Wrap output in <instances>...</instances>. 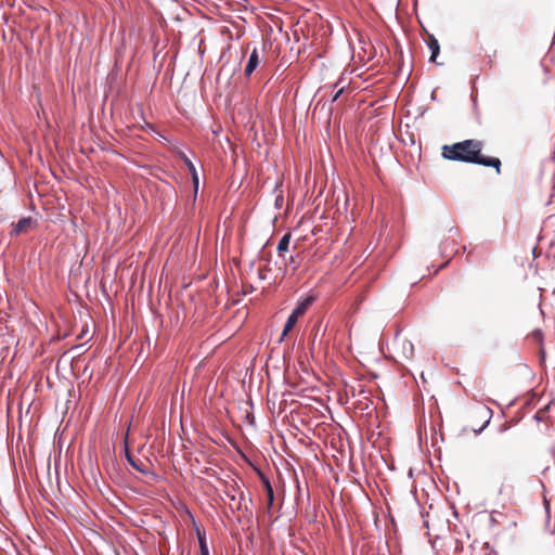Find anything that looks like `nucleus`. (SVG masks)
<instances>
[{
	"mask_svg": "<svg viewBox=\"0 0 555 555\" xmlns=\"http://www.w3.org/2000/svg\"><path fill=\"white\" fill-rule=\"evenodd\" d=\"M85 346H86V344H79V345L74 346L72 348V350L77 351L78 356H80L81 353L85 352Z\"/></svg>",
	"mask_w": 555,
	"mask_h": 555,
	"instance_id": "15",
	"label": "nucleus"
},
{
	"mask_svg": "<svg viewBox=\"0 0 555 555\" xmlns=\"http://www.w3.org/2000/svg\"><path fill=\"white\" fill-rule=\"evenodd\" d=\"M289 242H291V233H285L280 238L278 248H276L279 256H283V254L288 250Z\"/></svg>",
	"mask_w": 555,
	"mask_h": 555,
	"instance_id": "11",
	"label": "nucleus"
},
{
	"mask_svg": "<svg viewBox=\"0 0 555 555\" xmlns=\"http://www.w3.org/2000/svg\"><path fill=\"white\" fill-rule=\"evenodd\" d=\"M283 203H284V197L282 194H279L276 197H275V201H274V205H275V208L276 209H281L282 206H283Z\"/></svg>",
	"mask_w": 555,
	"mask_h": 555,
	"instance_id": "14",
	"label": "nucleus"
},
{
	"mask_svg": "<svg viewBox=\"0 0 555 555\" xmlns=\"http://www.w3.org/2000/svg\"><path fill=\"white\" fill-rule=\"evenodd\" d=\"M87 333V330H82L81 333L77 336V339H81Z\"/></svg>",
	"mask_w": 555,
	"mask_h": 555,
	"instance_id": "21",
	"label": "nucleus"
},
{
	"mask_svg": "<svg viewBox=\"0 0 555 555\" xmlns=\"http://www.w3.org/2000/svg\"><path fill=\"white\" fill-rule=\"evenodd\" d=\"M35 222L36 221L31 217L21 218L17 222L12 223V231L10 235L18 236L22 233H27L33 228Z\"/></svg>",
	"mask_w": 555,
	"mask_h": 555,
	"instance_id": "4",
	"label": "nucleus"
},
{
	"mask_svg": "<svg viewBox=\"0 0 555 555\" xmlns=\"http://www.w3.org/2000/svg\"><path fill=\"white\" fill-rule=\"evenodd\" d=\"M401 351L404 359H411L414 354V345L410 340L404 339L401 341Z\"/></svg>",
	"mask_w": 555,
	"mask_h": 555,
	"instance_id": "12",
	"label": "nucleus"
},
{
	"mask_svg": "<svg viewBox=\"0 0 555 555\" xmlns=\"http://www.w3.org/2000/svg\"><path fill=\"white\" fill-rule=\"evenodd\" d=\"M179 156H180L181 160L184 163V165L186 166L189 172L191 173L194 190H195V192H197L199 180H198V173H197V170H196L194 164L183 152H180Z\"/></svg>",
	"mask_w": 555,
	"mask_h": 555,
	"instance_id": "5",
	"label": "nucleus"
},
{
	"mask_svg": "<svg viewBox=\"0 0 555 555\" xmlns=\"http://www.w3.org/2000/svg\"><path fill=\"white\" fill-rule=\"evenodd\" d=\"M196 534H197L201 555H209V548H208V544L206 541L205 532H203L199 528H196Z\"/></svg>",
	"mask_w": 555,
	"mask_h": 555,
	"instance_id": "10",
	"label": "nucleus"
},
{
	"mask_svg": "<svg viewBox=\"0 0 555 555\" xmlns=\"http://www.w3.org/2000/svg\"><path fill=\"white\" fill-rule=\"evenodd\" d=\"M483 144L479 140L467 139L442 147V157L449 160L492 167L500 173L501 160L498 157L481 155Z\"/></svg>",
	"mask_w": 555,
	"mask_h": 555,
	"instance_id": "1",
	"label": "nucleus"
},
{
	"mask_svg": "<svg viewBox=\"0 0 555 555\" xmlns=\"http://www.w3.org/2000/svg\"><path fill=\"white\" fill-rule=\"evenodd\" d=\"M227 496L230 499L231 502H236V496L234 494H230L229 492H227Z\"/></svg>",
	"mask_w": 555,
	"mask_h": 555,
	"instance_id": "19",
	"label": "nucleus"
},
{
	"mask_svg": "<svg viewBox=\"0 0 555 555\" xmlns=\"http://www.w3.org/2000/svg\"><path fill=\"white\" fill-rule=\"evenodd\" d=\"M127 437H128V435H126V438ZM124 448H125V457H126L127 462L131 465L132 468H134L135 470H138L139 473H141L143 475H153L154 476V474L149 469V466L144 461L137 459L131 454L129 447H128L127 439L125 440Z\"/></svg>",
	"mask_w": 555,
	"mask_h": 555,
	"instance_id": "3",
	"label": "nucleus"
},
{
	"mask_svg": "<svg viewBox=\"0 0 555 555\" xmlns=\"http://www.w3.org/2000/svg\"><path fill=\"white\" fill-rule=\"evenodd\" d=\"M260 63L258 49L255 47L248 57V62L245 67V76L249 77Z\"/></svg>",
	"mask_w": 555,
	"mask_h": 555,
	"instance_id": "6",
	"label": "nucleus"
},
{
	"mask_svg": "<svg viewBox=\"0 0 555 555\" xmlns=\"http://www.w3.org/2000/svg\"><path fill=\"white\" fill-rule=\"evenodd\" d=\"M260 479H261V482L263 485V488L266 490V495H267V508L268 509H271L272 505H273V502H274V491H273V487L269 480V478L267 476H264L263 474H260Z\"/></svg>",
	"mask_w": 555,
	"mask_h": 555,
	"instance_id": "7",
	"label": "nucleus"
},
{
	"mask_svg": "<svg viewBox=\"0 0 555 555\" xmlns=\"http://www.w3.org/2000/svg\"><path fill=\"white\" fill-rule=\"evenodd\" d=\"M459 234H460V230L457 228H455V227L450 228V230H449V238L442 241L441 244H440V250H441L442 255L446 256V253H447V249H448V246H449V240H451L452 243H454L455 237H457Z\"/></svg>",
	"mask_w": 555,
	"mask_h": 555,
	"instance_id": "9",
	"label": "nucleus"
},
{
	"mask_svg": "<svg viewBox=\"0 0 555 555\" xmlns=\"http://www.w3.org/2000/svg\"><path fill=\"white\" fill-rule=\"evenodd\" d=\"M343 93V89L338 90L335 95L333 96L332 101L335 102L339 96L340 94Z\"/></svg>",
	"mask_w": 555,
	"mask_h": 555,
	"instance_id": "18",
	"label": "nucleus"
},
{
	"mask_svg": "<svg viewBox=\"0 0 555 555\" xmlns=\"http://www.w3.org/2000/svg\"><path fill=\"white\" fill-rule=\"evenodd\" d=\"M263 270L264 269H259V271H258V276H259L260 280L264 279Z\"/></svg>",
	"mask_w": 555,
	"mask_h": 555,
	"instance_id": "20",
	"label": "nucleus"
},
{
	"mask_svg": "<svg viewBox=\"0 0 555 555\" xmlns=\"http://www.w3.org/2000/svg\"><path fill=\"white\" fill-rule=\"evenodd\" d=\"M427 47L431 52L429 61L430 62L436 61V59L440 52V46H439V41L437 40V38L435 36L430 35L428 37Z\"/></svg>",
	"mask_w": 555,
	"mask_h": 555,
	"instance_id": "8",
	"label": "nucleus"
},
{
	"mask_svg": "<svg viewBox=\"0 0 555 555\" xmlns=\"http://www.w3.org/2000/svg\"><path fill=\"white\" fill-rule=\"evenodd\" d=\"M313 301H314L313 296H307L306 298L300 299L297 302L296 307L294 308V310L287 318V321H286L283 332H282L281 340L285 336H287V334L294 328V326L296 325V323L298 321V318L306 313V311L313 304Z\"/></svg>",
	"mask_w": 555,
	"mask_h": 555,
	"instance_id": "2",
	"label": "nucleus"
},
{
	"mask_svg": "<svg viewBox=\"0 0 555 555\" xmlns=\"http://www.w3.org/2000/svg\"><path fill=\"white\" fill-rule=\"evenodd\" d=\"M486 412L489 414L488 420L485 422V424L478 430H476V434H480L490 423V418L492 415L491 410L487 408Z\"/></svg>",
	"mask_w": 555,
	"mask_h": 555,
	"instance_id": "13",
	"label": "nucleus"
},
{
	"mask_svg": "<svg viewBox=\"0 0 555 555\" xmlns=\"http://www.w3.org/2000/svg\"><path fill=\"white\" fill-rule=\"evenodd\" d=\"M297 257H298V256H296V257H295V256H291V257H289V261H288L291 264H293V266L295 267V269H296V268L298 267V264H299V263H298V261H297Z\"/></svg>",
	"mask_w": 555,
	"mask_h": 555,
	"instance_id": "17",
	"label": "nucleus"
},
{
	"mask_svg": "<svg viewBox=\"0 0 555 555\" xmlns=\"http://www.w3.org/2000/svg\"><path fill=\"white\" fill-rule=\"evenodd\" d=\"M244 500V493L242 492L240 494V498H238V502L237 504L232 508L233 511L236 509V511H240L242 509V501Z\"/></svg>",
	"mask_w": 555,
	"mask_h": 555,
	"instance_id": "16",
	"label": "nucleus"
}]
</instances>
